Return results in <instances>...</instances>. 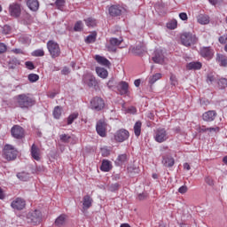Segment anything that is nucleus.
Instances as JSON below:
<instances>
[{
	"label": "nucleus",
	"mask_w": 227,
	"mask_h": 227,
	"mask_svg": "<svg viewBox=\"0 0 227 227\" xmlns=\"http://www.w3.org/2000/svg\"><path fill=\"white\" fill-rule=\"evenodd\" d=\"M161 77H162V74H160V73H157V74L150 76L149 84H155V82H157V81H159V79H161Z\"/></svg>",
	"instance_id": "nucleus-32"
},
{
	"label": "nucleus",
	"mask_w": 227,
	"mask_h": 227,
	"mask_svg": "<svg viewBox=\"0 0 227 227\" xmlns=\"http://www.w3.org/2000/svg\"><path fill=\"white\" fill-rule=\"evenodd\" d=\"M180 40L182 45H184V47H191L198 43V37L191 32H184L181 34Z\"/></svg>",
	"instance_id": "nucleus-2"
},
{
	"label": "nucleus",
	"mask_w": 227,
	"mask_h": 227,
	"mask_svg": "<svg viewBox=\"0 0 227 227\" xmlns=\"http://www.w3.org/2000/svg\"><path fill=\"white\" fill-rule=\"evenodd\" d=\"M201 68V63L200 62H190L187 65L188 70H200Z\"/></svg>",
	"instance_id": "nucleus-28"
},
{
	"label": "nucleus",
	"mask_w": 227,
	"mask_h": 227,
	"mask_svg": "<svg viewBox=\"0 0 227 227\" xmlns=\"http://www.w3.org/2000/svg\"><path fill=\"white\" fill-rule=\"evenodd\" d=\"M82 82L86 84L89 88H95L98 82H97V78L91 73H86L82 76Z\"/></svg>",
	"instance_id": "nucleus-6"
},
{
	"label": "nucleus",
	"mask_w": 227,
	"mask_h": 227,
	"mask_svg": "<svg viewBox=\"0 0 227 227\" xmlns=\"http://www.w3.org/2000/svg\"><path fill=\"white\" fill-rule=\"evenodd\" d=\"M59 139L62 143H70V139H72V137H70V135L62 134L59 136Z\"/></svg>",
	"instance_id": "nucleus-42"
},
{
	"label": "nucleus",
	"mask_w": 227,
	"mask_h": 227,
	"mask_svg": "<svg viewBox=\"0 0 227 227\" xmlns=\"http://www.w3.org/2000/svg\"><path fill=\"white\" fill-rule=\"evenodd\" d=\"M20 65V62L16 58H12L9 61V68H15L16 67H19Z\"/></svg>",
	"instance_id": "nucleus-36"
},
{
	"label": "nucleus",
	"mask_w": 227,
	"mask_h": 227,
	"mask_svg": "<svg viewBox=\"0 0 227 227\" xmlns=\"http://www.w3.org/2000/svg\"><path fill=\"white\" fill-rule=\"evenodd\" d=\"M200 56L207 60H210L212 58H214V50H212L210 47H202L200 48Z\"/></svg>",
	"instance_id": "nucleus-13"
},
{
	"label": "nucleus",
	"mask_w": 227,
	"mask_h": 227,
	"mask_svg": "<svg viewBox=\"0 0 227 227\" xmlns=\"http://www.w3.org/2000/svg\"><path fill=\"white\" fill-rule=\"evenodd\" d=\"M6 44L0 43V54H4V52H6L7 51Z\"/></svg>",
	"instance_id": "nucleus-51"
},
{
	"label": "nucleus",
	"mask_w": 227,
	"mask_h": 227,
	"mask_svg": "<svg viewBox=\"0 0 227 227\" xmlns=\"http://www.w3.org/2000/svg\"><path fill=\"white\" fill-rule=\"evenodd\" d=\"M216 63L219 64L220 67H227V57L225 55H223L221 53L216 54Z\"/></svg>",
	"instance_id": "nucleus-23"
},
{
	"label": "nucleus",
	"mask_w": 227,
	"mask_h": 227,
	"mask_svg": "<svg viewBox=\"0 0 227 227\" xmlns=\"http://www.w3.org/2000/svg\"><path fill=\"white\" fill-rule=\"evenodd\" d=\"M161 162L165 168H173L175 166V159L171 156H163Z\"/></svg>",
	"instance_id": "nucleus-19"
},
{
	"label": "nucleus",
	"mask_w": 227,
	"mask_h": 227,
	"mask_svg": "<svg viewBox=\"0 0 227 227\" xmlns=\"http://www.w3.org/2000/svg\"><path fill=\"white\" fill-rule=\"evenodd\" d=\"M96 74L100 77L101 79H107L109 73L107 72V69L104 67H96Z\"/></svg>",
	"instance_id": "nucleus-24"
},
{
	"label": "nucleus",
	"mask_w": 227,
	"mask_h": 227,
	"mask_svg": "<svg viewBox=\"0 0 227 227\" xmlns=\"http://www.w3.org/2000/svg\"><path fill=\"white\" fill-rule=\"evenodd\" d=\"M84 22L88 27H95V26H97V20L93 18H88L84 20Z\"/></svg>",
	"instance_id": "nucleus-35"
},
{
	"label": "nucleus",
	"mask_w": 227,
	"mask_h": 227,
	"mask_svg": "<svg viewBox=\"0 0 227 227\" xmlns=\"http://www.w3.org/2000/svg\"><path fill=\"white\" fill-rule=\"evenodd\" d=\"M91 205H93V199L90 195H85L82 200V208L88 210L91 208Z\"/></svg>",
	"instance_id": "nucleus-18"
},
{
	"label": "nucleus",
	"mask_w": 227,
	"mask_h": 227,
	"mask_svg": "<svg viewBox=\"0 0 227 227\" xmlns=\"http://www.w3.org/2000/svg\"><path fill=\"white\" fill-rule=\"evenodd\" d=\"M118 189H120V184H118V183L112 184L108 187V191H110V192H116V191H118Z\"/></svg>",
	"instance_id": "nucleus-45"
},
{
	"label": "nucleus",
	"mask_w": 227,
	"mask_h": 227,
	"mask_svg": "<svg viewBox=\"0 0 227 227\" xmlns=\"http://www.w3.org/2000/svg\"><path fill=\"white\" fill-rule=\"evenodd\" d=\"M122 10L123 8L120 5H112L109 7L108 12L111 17H120Z\"/></svg>",
	"instance_id": "nucleus-16"
},
{
	"label": "nucleus",
	"mask_w": 227,
	"mask_h": 227,
	"mask_svg": "<svg viewBox=\"0 0 227 227\" xmlns=\"http://www.w3.org/2000/svg\"><path fill=\"white\" fill-rule=\"evenodd\" d=\"M12 52H14V54H24V51L21 49H13Z\"/></svg>",
	"instance_id": "nucleus-62"
},
{
	"label": "nucleus",
	"mask_w": 227,
	"mask_h": 227,
	"mask_svg": "<svg viewBox=\"0 0 227 227\" xmlns=\"http://www.w3.org/2000/svg\"><path fill=\"white\" fill-rule=\"evenodd\" d=\"M205 182L207 185H214V179L212 177H206Z\"/></svg>",
	"instance_id": "nucleus-57"
},
{
	"label": "nucleus",
	"mask_w": 227,
	"mask_h": 227,
	"mask_svg": "<svg viewBox=\"0 0 227 227\" xmlns=\"http://www.w3.org/2000/svg\"><path fill=\"white\" fill-rule=\"evenodd\" d=\"M178 192H180V194H185V192H187V186L183 185L178 189Z\"/></svg>",
	"instance_id": "nucleus-54"
},
{
	"label": "nucleus",
	"mask_w": 227,
	"mask_h": 227,
	"mask_svg": "<svg viewBox=\"0 0 227 227\" xmlns=\"http://www.w3.org/2000/svg\"><path fill=\"white\" fill-rule=\"evenodd\" d=\"M117 160H119V162H126L127 160V154H121L118 156Z\"/></svg>",
	"instance_id": "nucleus-50"
},
{
	"label": "nucleus",
	"mask_w": 227,
	"mask_h": 227,
	"mask_svg": "<svg viewBox=\"0 0 227 227\" xmlns=\"http://www.w3.org/2000/svg\"><path fill=\"white\" fill-rule=\"evenodd\" d=\"M47 49L50 52L51 58H59L61 54V49L59 48V44L55 41H48L47 43Z\"/></svg>",
	"instance_id": "nucleus-3"
},
{
	"label": "nucleus",
	"mask_w": 227,
	"mask_h": 227,
	"mask_svg": "<svg viewBox=\"0 0 227 227\" xmlns=\"http://www.w3.org/2000/svg\"><path fill=\"white\" fill-rule=\"evenodd\" d=\"M55 4L59 10H61L65 6V0H56Z\"/></svg>",
	"instance_id": "nucleus-48"
},
{
	"label": "nucleus",
	"mask_w": 227,
	"mask_h": 227,
	"mask_svg": "<svg viewBox=\"0 0 227 227\" xmlns=\"http://www.w3.org/2000/svg\"><path fill=\"white\" fill-rule=\"evenodd\" d=\"M30 153L32 155V159L35 160H40V148H38L36 145H32Z\"/></svg>",
	"instance_id": "nucleus-20"
},
{
	"label": "nucleus",
	"mask_w": 227,
	"mask_h": 227,
	"mask_svg": "<svg viewBox=\"0 0 227 227\" xmlns=\"http://www.w3.org/2000/svg\"><path fill=\"white\" fill-rule=\"evenodd\" d=\"M79 114H72L67 118V125H72L74 120H77Z\"/></svg>",
	"instance_id": "nucleus-38"
},
{
	"label": "nucleus",
	"mask_w": 227,
	"mask_h": 227,
	"mask_svg": "<svg viewBox=\"0 0 227 227\" xmlns=\"http://www.w3.org/2000/svg\"><path fill=\"white\" fill-rule=\"evenodd\" d=\"M170 81H171L172 86H176L178 84V82L176 81V76L173 74L170 76Z\"/></svg>",
	"instance_id": "nucleus-52"
},
{
	"label": "nucleus",
	"mask_w": 227,
	"mask_h": 227,
	"mask_svg": "<svg viewBox=\"0 0 227 227\" xmlns=\"http://www.w3.org/2000/svg\"><path fill=\"white\" fill-rule=\"evenodd\" d=\"M26 65V67L28 69V70H35V64H33V62L31 61H27L25 63Z\"/></svg>",
	"instance_id": "nucleus-49"
},
{
	"label": "nucleus",
	"mask_w": 227,
	"mask_h": 227,
	"mask_svg": "<svg viewBox=\"0 0 227 227\" xmlns=\"http://www.w3.org/2000/svg\"><path fill=\"white\" fill-rule=\"evenodd\" d=\"M102 152V155H104L105 157H107V155H109V151L107 149H101Z\"/></svg>",
	"instance_id": "nucleus-64"
},
{
	"label": "nucleus",
	"mask_w": 227,
	"mask_h": 227,
	"mask_svg": "<svg viewBox=\"0 0 227 227\" xmlns=\"http://www.w3.org/2000/svg\"><path fill=\"white\" fill-rule=\"evenodd\" d=\"M104 107H106V103L101 98L96 97L90 100V109L92 111H102Z\"/></svg>",
	"instance_id": "nucleus-7"
},
{
	"label": "nucleus",
	"mask_w": 227,
	"mask_h": 227,
	"mask_svg": "<svg viewBox=\"0 0 227 227\" xmlns=\"http://www.w3.org/2000/svg\"><path fill=\"white\" fill-rule=\"evenodd\" d=\"M95 59L99 65H102L103 67H111V62L105 57L96 55Z\"/></svg>",
	"instance_id": "nucleus-22"
},
{
	"label": "nucleus",
	"mask_w": 227,
	"mask_h": 227,
	"mask_svg": "<svg viewBox=\"0 0 227 227\" xmlns=\"http://www.w3.org/2000/svg\"><path fill=\"white\" fill-rule=\"evenodd\" d=\"M32 221H40V211L35 210L34 214H32Z\"/></svg>",
	"instance_id": "nucleus-47"
},
{
	"label": "nucleus",
	"mask_w": 227,
	"mask_h": 227,
	"mask_svg": "<svg viewBox=\"0 0 227 227\" xmlns=\"http://www.w3.org/2000/svg\"><path fill=\"white\" fill-rule=\"evenodd\" d=\"M197 20L199 24H202V25H206V24H208V22H210V19L208 18L207 15H205V14H200L197 17Z\"/></svg>",
	"instance_id": "nucleus-27"
},
{
	"label": "nucleus",
	"mask_w": 227,
	"mask_h": 227,
	"mask_svg": "<svg viewBox=\"0 0 227 227\" xmlns=\"http://www.w3.org/2000/svg\"><path fill=\"white\" fill-rule=\"evenodd\" d=\"M147 197H148V195L146 193H139L138 194V200L140 201H143V200H146Z\"/></svg>",
	"instance_id": "nucleus-59"
},
{
	"label": "nucleus",
	"mask_w": 227,
	"mask_h": 227,
	"mask_svg": "<svg viewBox=\"0 0 227 227\" xmlns=\"http://www.w3.org/2000/svg\"><path fill=\"white\" fill-rule=\"evenodd\" d=\"M141 121H137L134 125V132H135V136L137 137H139V136H141Z\"/></svg>",
	"instance_id": "nucleus-33"
},
{
	"label": "nucleus",
	"mask_w": 227,
	"mask_h": 227,
	"mask_svg": "<svg viewBox=\"0 0 227 227\" xmlns=\"http://www.w3.org/2000/svg\"><path fill=\"white\" fill-rule=\"evenodd\" d=\"M97 42V33L93 32L85 38L86 43H95Z\"/></svg>",
	"instance_id": "nucleus-31"
},
{
	"label": "nucleus",
	"mask_w": 227,
	"mask_h": 227,
	"mask_svg": "<svg viewBox=\"0 0 227 227\" xmlns=\"http://www.w3.org/2000/svg\"><path fill=\"white\" fill-rule=\"evenodd\" d=\"M101 171H111V162L109 160H104L102 161L101 167H100Z\"/></svg>",
	"instance_id": "nucleus-29"
},
{
	"label": "nucleus",
	"mask_w": 227,
	"mask_h": 227,
	"mask_svg": "<svg viewBox=\"0 0 227 227\" xmlns=\"http://www.w3.org/2000/svg\"><path fill=\"white\" fill-rule=\"evenodd\" d=\"M131 52L135 54V56H141L145 52V47H143V45H137L131 49Z\"/></svg>",
	"instance_id": "nucleus-26"
},
{
	"label": "nucleus",
	"mask_w": 227,
	"mask_h": 227,
	"mask_svg": "<svg viewBox=\"0 0 227 227\" xmlns=\"http://www.w3.org/2000/svg\"><path fill=\"white\" fill-rule=\"evenodd\" d=\"M17 104L21 109H29L35 106V101L29 94H20L17 96Z\"/></svg>",
	"instance_id": "nucleus-1"
},
{
	"label": "nucleus",
	"mask_w": 227,
	"mask_h": 227,
	"mask_svg": "<svg viewBox=\"0 0 227 227\" xmlns=\"http://www.w3.org/2000/svg\"><path fill=\"white\" fill-rule=\"evenodd\" d=\"M27 78L30 82H36V81L40 79V76L36 74H28Z\"/></svg>",
	"instance_id": "nucleus-44"
},
{
	"label": "nucleus",
	"mask_w": 227,
	"mask_h": 227,
	"mask_svg": "<svg viewBox=\"0 0 227 227\" xmlns=\"http://www.w3.org/2000/svg\"><path fill=\"white\" fill-rule=\"evenodd\" d=\"M11 207L13 210H24V208H26V200L18 197L12 201Z\"/></svg>",
	"instance_id": "nucleus-8"
},
{
	"label": "nucleus",
	"mask_w": 227,
	"mask_h": 227,
	"mask_svg": "<svg viewBox=\"0 0 227 227\" xmlns=\"http://www.w3.org/2000/svg\"><path fill=\"white\" fill-rule=\"evenodd\" d=\"M17 178H19V180H21L22 182H27L29 177L27 176V174H26V172H20L17 174Z\"/></svg>",
	"instance_id": "nucleus-40"
},
{
	"label": "nucleus",
	"mask_w": 227,
	"mask_h": 227,
	"mask_svg": "<svg viewBox=\"0 0 227 227\" xmlns=\"http://www.w3.org/2000/svg\"><path fill=\"white\" fill-rule=\"evenodd\" d=\"M218 42H220L221 43H226L227 42V35H223L222 36L219 37Z\"/></svg>",
	"instance_id": "nucleus-53"
},
{
	"label": "nucleus",
	"mask_w": 227,
	"mask_h": 227,
	"mask_svg": "<svg viewBox=\"0 0 227 227\" xmlns=\"http://www.w3.org/2000/svg\"><path fill=\"white\" fill-rule=\"evenodd\" d=\"M215 80V78L214 77V75H212V74H208V75H207V81L208 82H214Z\"/></svg>",
	"instance_id": "nucleus-61"
},
{
	"label": "nucleus",
	"mask_w": 227,
	"mask_h": 227,
	"mask_svg": "<svg viewBox=\"0 0 227 227\" xmlns=\"http://www.w3.org/2000/svg\"><path fill=\"white\" fill-rule=\"evenodd\" d=\"M74 31H82V21L79 20L74 24Z\"/></svg>",
	"instance_id": "nucleus-46"
},
{
	"label": "nucleus",
	"mask_w": 227,
	"mask_h": 227,
	"mask_svg": "<svg viewBox=\"0 0 227 227\" xmlns=\"http://www.w3.org/2000/svg\"><path fill=\"white\" fill-rule=\"evenodd\" d=\"M178 26V21L176 20H172L167 23L168 29H176Z\"/></svg>",
	"instance_id": "nucleus-37"
},
{
	"label": "nucleus",
	"mask_w": 227,
	"mask_h": 227,
	"mask_svg": "<svg viewBox=\"0 0 227 227\" xmlns=\"http://www.w3.org/2000/svg\"><path fill=\"white\" fill-rule=\"evenodd\" d=\"M121 42H123V38H116V37H112L110 38V45H113L114 47H118V45H121Z\"/></svg>",
	"instance_id": "nucleus-34"
},
{
	"label": "nucleus",
	"mask_w": 227,
	"mask_h": 227,
	"mask_svg": "<svg viewBox=\"0 0 227 227\" xmlns=\"http://www.w3.org/2000/svg\"><path fill=\"white\" fill-rule=\"evenodd\" d=\"M11 134L15 139H22L24 137V129L19 125H14L11 129Z\"/></svg>",
	"instance_id": "nucleus-10"
},
{
	"label": "nucleus",
	"mask_w": 227,
	"mask_h": 227,
	"mask_svg": "<svg viewBox=\"0 0 227 227\" xmlns=\"http://www.w3.org/2000/svg\"><path fill=\"white\" fill-rule=\"evenodd\" d=\"M32 56H35V58H40L42 56H45V51H43V50L42 49L35 50L32 52Z\"/></svg>",
	"instance_id": "nucleus-43"
},
{
	"label": "nucleus",
	"mask_w": 227,
	"mask_h": 227,
	"mask_svg": "<svg viewBox=\"0 0 227 227\" xmlns=\"http://www.w3.org/2000/svg\"><path fill=\"white\" fill-rule=\"evenodd\" d=\"M19 152L11 145H6L4 147V157L6 160H15Z\"/></svg>",
	"instance_id": "nucleus-4"
},
{
	"label": "nucleus",
	"mask_w": 227,
	"mask_h": 227,
	"mask_svg": "<svg viewBox=\"0 0 227 227\" xmlns=\"http://www.w3.org/2000/svg\"><path fill=\"white\" fill-rule=\"evenodd\" d=\"M207 132H215L217 133L219 132L220 129L219 127H215V128H207Z\"/></svg>",
	"instance_id": "nucleus-55"
},
{
	"label": "nucleus",
	"mask_w": 227,
	"mask_h": 227,
	"mask_svg": "<svg viewBox=\"0 0 227 227\" xmlns=\"http://www.w3.org/2000/svg\"><path fill=\"white\" fill-rule=\"evenodd\" d=\"M218 86L221 90H224V88H227V79L221 78L220 80H218Z\"/></svg>",
	"instance_id": "nucleus-41"
},
{
	"label": "nucleus",
	"mask_w": 227,
	"mask_h": 227,
	"mask_svg": "<svg viewBox=\"0 0 227 227\" xmlns=\"http://www.w3.org/2000/svg\"><path fill=\"white\" fill-rule=\"evenodd\" d=\"M210 4H213V6H215V4H219L221 3V0H208Z\"/></svg>",
	"instance_id": "nucleus-63"
},
{
	"label": "nucleus",
	"mask_w": 227,
	"mask_h": 227,
	"mask_svg": "<svg viewBox=\"0 0 227 227\" xmlns=\"http://www.w3.org/2000/svg\"><path fill=\"white\" fill-rule=\"evenodd\" d=\"M27 6L32 12H36L38 11V8H40V3L38 2V0H27Z\"/></svg>",
	"instance_id": "nucleus-21"
},
{
	"label": "nucleus",
	"mask_w": 227,
	"mask_h": 227,
	"mask_svg": "<svg viewBox=\"0 0 227 227\" xmlns=\"http://www.w3.org/2000/svg\"><path fill=\"white\" fill-rule=\"evenodd\" d=\"M128 173L134 176L135 175H139V167L137 164H131L128 167Z\"/></svg>",
	"instance_id": "nucleus-25"
},
{
	"label": "nucleus",
	"mask_w": 227,
	"mask_h": 227,
	"mask_svg": "<svg viewBox=\"0 0 227 227\" xmlns=\"http://www.w3.org/2000/svg\"><path fill=\"white\" fill-rule=\"evenodd\" d=\"M129 130L121 129L115 133L114 139L119 143H123V141H127V139H129Z\"/></svg>",
	"instance_id": "nucleus-9"
},
{
	"label": "nucleus",
	"mask_w": 227,
	"mask_h": 227,
	"mask_svg": "<svg viewBox=\"0 0 227 227\" xmlns=\"http://www.w3.org/2000/svg\"><path fill=\"white\" fill-rule=\"evenodd\" d=\"M96 130H97V133L98 134V136H100L101 137H106V122L102 120H99L97 122Z\"/></svg>",
	"instance_id": "nucleus-14"
},
{
	"label": "nucleus",
	"mask_w": 227,
	"mask_h": 227,
	"mask_svg": "<svg viewBox=\"0 0 227 227\" xmlns=\"http://www.w3.org/2000/svg\"><path fill=\"white\" fill-rule=\"evenodd\" d=\"M154 139L157 143H164V141H168L169 137L168 136V131L164 128H158L155 130Z\"/></svg>",
	"instance_id": "nucleus-5"
},
{
	"label": "nucleus",
	"mask_w": 227,
	"mask_h": 227,
	"mask_svg": "<svg viewBox=\"0 0 227 227\" xmlns=\"http://www.w3.org/2000/svg\"><path fill=\"white\" fill-rule=\"evenodd\" d=\"M20 4H12L9 6V13L11 17H14L15 19H19L21 13Z\"/></svg>",
	"instance_id": "nucleus-11"
},
{
	"label": "nucleus",
	"mask_w": 227,
	"mask_h": 227,
	"mask_svg": "<svg viewBox=\"0 0 227 227\" xmlns=\"http://www.w3.org/2000/svg\"><path fill=\"white\" fill-rule=\"evenodd\" d=\"M117 90L120 95H127L129 93V83L127 82H121L117 84Z\"/></svg>",
	"instance_id": "nucleus-17"
},
{
	"label": "nucleus",
	"mask_w": 227,
	"mask_h": 227,
	"mask_svg": "<svg viewBox=\"0 0 227 227\" xmlns=\"http://www.w3.org/2000/svg\"><path fill=\"white\" fill-rule=\"evenodd\" d=\"M217 118V112L215 110H209L202 114L204 121H214Z\"/></svg>",
	"instance_id": "nucleus-15"
},
{
	"label": "nucleus",
	"mask_w": 227,
	"mask_h": 227,
	"mask_svg": "<svg viewBox=\"0 0 227 227\" xmlns=\"http://www.w3.org/2000/svg\"><path fill=\"white\" fill-rule=\"evenodd\" d=\"M152 59L153 63H156L158 65H164L165 57L162 50L154 51Z\"/></svg>",
	"instance_id": "nucleus-12"
},
{
	"label": "nucleus",
	"mask_w": 227,
	"mask_h": 227,
	"mask_svg": "<svg viewBox=\"0 0 227 227\" xmlns=\"http://www.w3.org/2000/svg\"><path fill=\"white\" fill-rule=\"evenodd\" d=\"M107 50L109 51V52H116V47L111 44L107 46Z\"/></svg>",
	"instance_id": "nucleus-60"
},
{
	"label": "nucleus",
	"mask_w": 227,
	"mask_h": 227,
	"mask_svg": "<svg viewBox=\"0 0 227 227\" xmlns=\"http://www.w3.org/2000/svg\"><path fill=\"white\" fill-rule=\"evenodd\" d=\"M53 116L56 120H59L61 118V108L59 106H56L53 110Z\"/></svg>",
	"instance_id": "nucleus-39"
},
{
	"label": "nucleus",
	"mask_w": 227,
	"mask_h": 227,
	"mask_svg": "<svg viewBox=\"0 0 227 227\" xmlns=\"http://www.w3.org/2000/svg\"><path fill=\"white\" fill-rule=\"evenodd\" d=\"M179 19H181V20H187V19H188L187 13H185V12L179 13Z\"/></svg>",
	"instance_id": "nucleus-58"
},
{
	"label": "nucleus",
	"mask_w": 227,
	"mask_h": 227,
	"mask_svg": "<svg viewBox=\"0 0 227 227\" xmlns=\"http://www.w3.org/2000/svg\"><path fill=\"white\" fill-rule=\"evenodd\" d=\"M62 75H68L70 74V68L65 67L61 71Z\"/></svg>",
	"instance_id": "nucleus-56"
},
{
	"label": "nucleus",
	"mask_w": 227,
	"mask_h": 227,
	"mask_svg": "<svg viewBox=\"0 0 227 227\" xmlns=\"http://www.w3.org/2000/svg\"><path fill=\"white\" fill-rule=\"evenodd\" d=\"M65 221H67V215H60L56 220V226H63L65 224Z\"/></svg>",
	"instance_id": "nucleus-30"
}]
</instances>
